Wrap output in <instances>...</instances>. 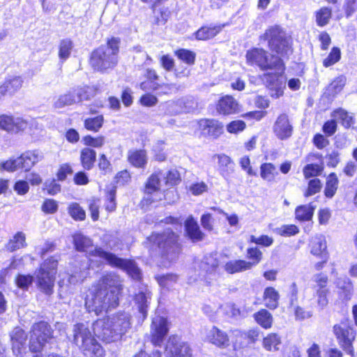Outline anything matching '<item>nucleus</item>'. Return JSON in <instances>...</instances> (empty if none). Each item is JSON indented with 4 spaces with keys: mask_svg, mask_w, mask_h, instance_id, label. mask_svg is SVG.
<instances>
[{
    "mask_svg": "<svg viewBox=\"0 0 357 357\" xmlns=\"http://www.w3.org/2000/svg\"><path fill=\"white\" fill-rule=\"evenodd\" d=\"M245 58L247 63L251 66H257L262 71L274 70V73H264L261 79L269 89L270 96L272 98L281 97L286 88L282 60L279 56L258 47L248 50Z\"/></svg>",
    "mask_w": 357,
    "mask_h": 357,
    "instance_id": "obj_1",
    "label": "nucleus"
},
{
    "mask_svg": "<svg viewBox=\"0 0 357 357\" xmlns=\"http://www.w3.org/2000/svg\"><path fill=\"white\" fill-rule=\"evenodd\" d=\"M123 288V282L119 275L113 273L104 275L86 295V309L98 315L102 312L116 307Z\"/></svg>",
    "mask_w": 357,
    "mask_h": 357,
    "instance_id": "obj_2",
    "label": "nucleus"
},
{
    "mask_svg": "<svg viewBox=\"0 0 357 357\" xmlns=\"http://www.w3.org/2000/svg\"><path fill=\"white\" fill-rule=\"evenodd\" d=\"M130 319L125 313H118L112 317L98 320L93 324V332L106 342L119 340L130 327Z\"/></svg>",
    "mask_w": 357,
    "mask_h": 357,
    "instance_id": "obj_3",
    "label": "nucleus"
},
{
    "mask_svg": "<svg viewBox=\"0 0 357 357\" xmlns=\"http://www.w3.org/2000/svg\"><path fill=\"white\" fill-rule=\"evenodd\" d=\"M119 43V38H112L107 40L106 45H101L94 50L91 56V66L101 72L114 68L118 62Z\"/></svg>",
    "mask_w": 357,
    "mask_h": 357,
    "instance_id": "obj_4",
    "label": "nucleus"
},
{
    "mask_svg": "<svg viewBox=\"0 0 357 357\" xmlns=\"http://www.w3.org/2000/svg\"><path fill=\"white\" fill-rule=\"evenodd\" d=\"M72 341L85 356L102 357L104 354L101 345L89 327L84 324L73 326Z\"/></svg>",
    "mask_w": 357,
    "mask_h": 357,
    "instance_id": "obj_5",
    "label": "nucleus"
},
{
    "mask_svg": "<svg viewBox=\"0 0 357 357\" xmlns=\"http://www.w3.org/2000/svg\"><path fill=\"white\" fill-rule=\"evenodd\" d=\"M57 266V259L50 257L44 261L35 272L37 287L47 295H51L53 293Z\"/></svg>",
    "mask_w": 357,
    "mask_h": 357,
    "instance_id": "obj_6",
    "label": "nucleus"
},
{
    "mask_svg": "<svg viewBox=\"0 0 357 357\" xmlns=\"http://www.w3.org/2000/svg\"><path fill=\"white\" fill-rule=\"evenodd\" d=\"M147 239L157 244L163 256L170 261L175 260L181 252L178 236L169 229L162 234H153Z\"/></svg>",
    "mask_w": 357,
    "mask_h": 357,
    "instance_id": "obj_7",
    "label": "nucleus"
},
{
    "mask_svg": "<svg viewBox=\"0 0 357 357\" xmlns=\"http://www.w3.org/2000/svg\"><path fill=\"white\" fill-rule=\"evenodd\" d=\"M261 38L268 40L270 49L281 56L288 55L291 52L285 33L278 25L268 28Z\"/></svg>",
    "mask_w": 357,
    "mask_h": 357,
    "instance_id": "obj_8",
    "label": "nucleus"
},
{
    "mask_svg": "<svg viewBox=\"0 0 357 357\" xmlns=\"http://www.w3.org/2000/svg\"><path fill=\"white\" fill-rule=\"evenodd\" d=\"M52 338V331L45 321H40L33 325L30 337L29 348L32 352L42 351L45 344Z\"/></svg>",
    "mask_w": 357,
    "mask_h": 357,
    "instance_id": "obj_9",
    "label": "nucleus"
},
{
    "mask_svg": "<svg viewBox=\"0 0 357 357\" xmlns=\"http://www.w3.org/2000/svg\"><path fill=\"white\" fill-rule=\"evenodd\" d=\"M98 252L102 259L105 260L109 265L126 270L128 273L135 280L140 278V270L135 262L123 259L107 251L99 250Z\"/></svg>",
    "mask_w": 357,
    "mask_h": 357,
    "instance_id": "obj_10",
    "label": "nucleus"
},
{
    "mask_svg": "<svg viewBox=\"0 0 357 357\" xmlns=\"http://www.w3.org/2000/svg\"><path fill=\"white\" fill-rule=\"evenodd\" d=\"M333 333L341 347L348 354H353L352 342L355 340L356 333L353 327L344 322L335 324Z\"/></svg>",
    "mask_w": 357,
    "mask_h": 357,
    "instance_id": "obj_11",
    "label": "nucleus"
},
{
    "mask_svg": "<svg viewBox=\"0 0 357 357\" xmlns=\"http://www.w3.org/2000/svg\"><path fill=\"white\" fill-rule=\"evenodd\" d=\"M29 123L20 116L11 114H0V130L8 133L17 134L26 129Z\"/></svg>",
    "mask_w": 357,
    "mask_h": 357,
    "instance_id": "obj_12",
    "label": "nucleus"
},
{
    "mask_svg": "<svg viewBox=\"0 0 357 357\" xmlns=\"http://www.w3.org/2000/svg\"><path fill=\"white\" fill-rule=\"evenodd\" d=\"M165 354L166 357H192L189 344L176 335L169 337L165 347Z\"/></svg>",
    "mask_w": 357,
    "mask_h": 357,
    "instance_id": "obj_13",
    "label": "nucleus"
},
{
    "mask_svg": "<svg viewBox=\"0 0 357 357\" xmlns=\"http://www.w3.org/2000/svg\"><path fill=\"white\" fill-rule=\"evenodd\" d=\"M169 331L168 322L164 317L155 316L151 326V342L160 347Z\"/></svg>",
    "mask_w": 357,
    "mask_h": 357,
    "instance_id": "obj_14",
    "label": "nucleus"
},
{
    "mask_svg": "<svg viewBox=\"0 0 357 357\" xmlns=\"http://www.w3.org/2000/svg\"><path fill=\"white\" fill-rule=\"evenodd\" d=\"M73 244L76 250L86 252L89 256L101 257L98 255L99 250L105 251L101 248H94L92 240L82 233H76L73 236Z\"/></svg>",
    "mask_w": 357,
    "mask_h": 357,
    "instance_id": "obj_15",
    "label": "nucleus"
},
{
    "mask_svg": "<svg viewBox=\"0 0 357 357\" xmlns=\"http://www.w3.org/2000/svg\"><path fill=\"white\" fill-rule=\"evenodd\" d=\"M292 130L288 116L285 114L279 115L273 126V131L278 138L285 139L290 137Z\"/></svg>",
    "mask_w": 357,
    "mask_h": 357,
    "instance_id": "obj_16",
    "label": "nucleus"
},
{
    "mask_svg": "<svg viewBox=\"0 0 357 357\" xmlns=\"http://www.w3.org/2000/svg\"><path fill=\"white\" fill-rule=\"evenodd\" d=\"M23 84V79L20 76L9 75L0 85V99L7 94L13 95L20 90Z\"/></svg>",
    "mask_w": 357,
    "mask_h": 357,
    "instance_id": "obj_17",
    "label": "nucleus"
},
{
    "mask_svg": "<svg viewBox=\"0 0 357 357\" xmlns=\"http://www.w3.org/2000/svg\"><path fill=\"white\" fill-rule=\"evenodd\" d=\"M206 340L211 344L225 348L229 344V339L226 332L216 326H213L206 334Z\"/></svg>",
    "mask_w": 357,
    "mask_h": 357,
    "instance_id": "obj_18",
    "label": "nucleus"
},
{
    "mask_svg": "<svg viewBox=\"0 0 357 357\" xmlns=\"http://www.w3.org/2000/svg\"><path fill=\"white\" fill-rule=\"evenodd\" d=\"M238 102L231 96H225L218 101L217 111L220 114L230 115L239 112Z\"/></svg>",
    "mask_w": 357,
    "mask_h": 357,
    "instance_id": "obj_19",
    "label": "nucleus"
},
{
    "mask_svg": "<svg viewBox=\"0 0 357 357\" xmlns=\"http://www.w3.org/2000/svg\"><path fill=\"white\" fill-rule=\"evenodd\" d=\"M13 344V351L16 357H22V353L25 350L24 344L26 340V335L24 331L20 328H15L10 335Z\"/></svg>",
    "mask_w": 357,
    "mask_h": 357,
    "instance_id": "obj_20",
    "label": "nucleus"
},
{
    "mask_svg": "<svg viewBox=\"0 0 357 357\" xmlns=\"http://www.w3.org/2000/svg\"><path fill=\"white\" fill-rule=\"evenodd\" d=\"M22 169L25 171L29 170L35 164L43 158V155L38 151H29L20 157Z\"/></svg>",
    "mask_w": 357,
    "mask_h": 357,
    "instance_id": "obj_21",
    "label": "nucleus"
},
{
    "mask_svg": "<svg viewBox=\"0 0 357 357\" xmlns=\"http://www.w3.org/2000/svg\"><path fill=\"white\" fill-rule=\"evenodd\" d=\"M185 229L188 236L193 241H202L204 238V234L200 230L197 221L190 216L185 222Z\"/></svg>",
    "mask_w": 357,
    "mask_h": 357,
    "instance_id": "obj_22",
    "label": "nucleus"
},
{
    "mask_svg": "<svg viewBox=\"0 0 357 357\" xmlns=\"http://www.w3.org/2000/svg\"><path fill=\"white\" fill-rule=\"evenodd\" d=\"M199 126L213 137H218L223 131L222 123L215 119H202L199 121Z\"/></svg>",
    "mask_w": 357,
    "mask_h": 357,
    "instance_id": "obj_23",
    "label": "nucleus"
},
{
    "mask_svg": "<svg viewBox=\"0 0 357 357\" xmlns=\"http://www.w3.org/2000/svg\"><path fill=\"white\" fill-rule=\"evenodd\" d=\"M26 246V234L22 231H17L5 245V249L8 252H13Z\"/></svg>",
    "mask_w": 357,
    "mask_h": 357,
    "instance_id": "obj_24",
    "label": "nucleus"
},
{
    "mask_svg": "<svg viewBox=\"0 0 357 357\" xmlns=\"http://www.w3.org/2000/svg\"><path fill=\"white\" fill-rule=\"evenodd\" d=\"M326 241L324 236H317L310 241V252L313 255L324 257L327 255Z\"/></svg>",
    "mask_w": 357,
    "mask_h": 357,
    "instance_id": "obj_25",
    "label": "nucleus"
},
{
    "mask_svg": "<svg viewBox=\"0 0 357 357\" xmlns=\"http://www.w3.org/2000/svg\"><path fill=\"white\" fill-rule=\"evenodd\" d=\"M164 174L161 170L153 173L147 180L145 187V193L151 195L160 190Z\"/></svg>",
    "mask_w": 357,
    "mask_h": 357,
    "instance_id": "obj_26",
    "label": "nucleus"
},
{
    "mask_svg": "<svg viewBox=\"0 0 357 357\" xmlns=\"http://www.w3.org/2000/svg\"><path fill=\"white\" fill-rule=\"evenodd\" d=\"M224 268L227 273L234 274L251 269V264L245 260H231L225 264Z\"/></svg>",
    "mask_w": 357,
    "mask_h": 357,
    "instance_id": "obj_27",
    "label": "nucleus"
},
{
    "mask_svg": "<svg viewBox=\"0 0 357 357\" xmlns=\"http://www.w3.org/2000/svg\"><path fill=\"white\" fill-rule=\"evenodd\" d=\"M151 299V291L146 289L144 291H140L135 296V303L137 305L139 311L142 314L144 318L146 317L147 307Z\"/></svg>",
    "mask_w": 357,
    "mask_h": 357,
    "instance_id": "obj_28",
    "label": "nucleus"
},
{
    "mask_svg": "<svg viewBox=\"0 0 357 357\" xmlns=\"http://www.w3.org/2000/svg\"><path fill=\"white\" fill-rule=\"evenodd\" d=\"M263 298L264 304L268 308L274 310L278 306L280 294L275 288L272 287H266Z\"/></svg>",
    "mask_w": 357,
    "mask_h": 357,
    "instance_id": "obj_29",
    "label": "nucleus"
},
{
    "mask_svg": "<svg viewBox=\"0 0 357 357\" xmlns=\"http://www.w3.org/2000/svg\"><path fill=\"white\" fill-rule=\"evenodd\" d=\"M96 160V152L90 148H84L80 152V161L83 168L90 170Z\"/></svg>",
    "mask_w": 357,
    "mask_h": 357,
    "instance_id": "obj_30",
    "label": "nucleus"
},
{
    "mask_svg": "<svg viewBox=\"0 0 357 357\" xmlns=\"http://www.w3.org/2000/svg\"><path fill=\"white\" fill-rule=\"evenodd\" d=\"M128 158L133 166L138 168H144L147 163V155L144 150L130 151Z\"/></svg>",
    "mask_w": 357,
    "mask_h": 357,
    "instance_id": "obj_31",
    "label": "nucleus"
},
{
    "mask_svg": "<svg viewBox=\"0 0 357 357\" xmlns=\"http://www.w3.org/2000/svg\"><path fill=\"white\" fill-rule=\"evenodd\" d=\"M255 321L264 329L271 328L273 322L272 314L266 310L262 309L254 314Z\"/></svg>",
    "mask_w": 357,
    "mask_h": 357,
    "instance_id": "obj_32",
    "label": "nucleus"
},
{
    "mask_svg": "<svg viewBox=\"0 0 357 357\" xmlns=\"http://www.w3.org/2000/svg\"><path fill=\"white\" fill-rule=\"evenodd\" d=\"M281 344V337L274 333L268 334L263 340V347L270 351H278Z\"/></svg>",
    "mask_w": 357,
    "mask_h": 357,
    "instance_id": "obj_33",
    "label": "nucleus"
},
{
    "mask_svg": "<svg viewBox=\"0 0 357 357\" xmlns=\"http://www.w3.org/2000/svg\"><path fill=\"white\" fill-rule=\"evenodd\" d=\"M278 175L276 167L271 163H263L260 166V176L261 177L268 182L273 181L276 176Z\"/></svg>",
    "mask_w": 357,
    "mask_h": 357,
    "instance_id": "obj_34",
    "label": "nucleus"
},
{
    "mask_svg": "<svg viewBox=\"0 0 357 357\" xmlns=\"http://www.w3.org/2000/svg\"><path fill=\"white\" fill-rule=\"evenodd\" d=\"M73 93L77 96L78 102L87 100L96 93V88L91 86H79L73 89Z\"/></svg>",
    "mask_w": 357,
    "mask_h": 357,
    "instance_id": "obj_35",
    "label": "nucleus"
},
{
    "mask_svg": "<svg viewBox=\"0 0 357 357\" xmlns=\"http://www.w3.org/2000/svg\"><path fill=\"white\" fill-rule=\"evenodd\" d=\"M73 48V43L70 39L66 38L60 41L58 55L62 63L70 57Z\"/></svg>",
    "mask_w": 357,
    "mask_h": 357,
    "instance_id": "obj_36",
    "label": "nucleus"
},
{
    "mask_svg": "<svg viewBox=\"0 0 357 357\" xmlns=\"http://www.w3.org/2000/svg\"><path fill=\"white\" fill-rule=\"evenodd\" d=\"M183 100H169L160 105V108L166 114L175 115L181 112Z\"/></svg>",
    "mask_w": 357,
    "mask_h": 357,
    "instance_id": "obj_37",
    "label": "nucleus"
},
{
    "mask_svg": "<svg viewBox=\"0 0 357 357\" xmlns=\"http://www.w3.org/2000/svg\"><path fill=\"white\" fill-rule=\"evenodd\" d=\"M221 30L220 26L213 27L204 26L195 32V37L197 40H206L215 36Z\"/></svg>",
    "mask_w": 357,
    "mask_h": 357,
    "instance_id": "obj_38",
    "label": "nucleus"
},
{
    "mask_svg": "<svg viewBox=\"0 0 357 357\" xmlns=\"http://www.w3.org/2000/svg\"><path fill=\"white\" fill-rule=\"evenodd\" d=\"M78 102L77 96L73 93V89L67 93L61 95L54 102L56 108H62L65 106L73 105Z\"/></svg>",
    "mask_w": 357,
    "mask_h": 357,
    "instance_id": "obj_39",
    "label": "nucleus"
},
{
    "mask_svg": "<svg viewBox=\"0 0 357 357\" xmlns=\"http://www.w3.org/2000/svg\"><path fill=\"white\" fill-rule=\"evenodd\" d=\"M346 82L347 79L343 75L335 78L328 86L326 92L329 96H335L342 90Z\"/></svg>",
    "mask_w": 357,
    "mask_h": 357,
    "instance_id": "obj_40",
    "label": "nucleus"
},
{
    "mask_svg": "<svg viewBox=\"0 0 357 357\" xmlns=\"http://www.w3.org/2000/svg\"><path fill=\"white\" fill-rule=\"evenodd\" d=\"M338 179L335 174L331 173L326 179L324 195L328 198H332L337 189Z\"/></svg>",
    "mask_w": 357,
    "mask_h": 357,
    "instance_id": "obj_41",
    "label": "nucleus"
},
{
    "mask_svg": "<svg viewBox=\"0 0 357 357\" xmlns=\"http://www.w3.org/2000/svg\"><path fill=\"white\" fill-rule=\"evenodd\" d=\"M222 310L226 315L234 319L245 317L248 314V311L240 310L234 303H226L222 306Z\"/></svg>",
    "mask_w": 357,
    "mask_h": 357,
    "instance_id": "obj_42",
    "label": "nucleus"
},
{
    "mask_svg": "<svg viewBox=\"0 0 357 357\" xmlns=\"http://www.w3.org/2000/svg\"><path fill=\"white\" fill-rule=\"evenodd\" d=\"M314 208L311 205H302L296 208V218L300 221L310 220L313 215Z\"/></svg>",
    "mask_w": 357,
    "mask_h": 357,
    "instance_id": "obj_43",
    "label": "nucleus"
},
{
    "mask_svg": "<svg viewBox=\"0 0 357 357\" xmlns=\"http://www.w3.org/2000/svg\"><path fill=\"white\" fill-rule=\"evenodd\" d=\"M159 285L164 289H169L174 286L178 281V275L169 273L166 275H157L155 277Z\"/></svg>",
    "mask_w": 357,
    "mask_h": 357,
    "instance_id": "obj_44",
    "label": "nucleus"
},
{
    "mask_svg": "<svg viewBox=\"0 0 357 357\" xmlns=\"http://www.w3.org/2000/svg\"><path fill=\"white\" fill-rule=\"evenodd\" d=\"M214 157H217L218 159V168L223 176H227L229 174L230 170L231 169L232 161L231 158L225 155L220 154L216 155Z\"/></svg>",
    "mask_w": 357,
    "mask_h": 357,
    "instance_id": "obj_45",
    "label": "nucleus"
},
{
    "mask_svg": "<svg viewBox=\"0 0 357 357\" xmlns=\"http://www.w3.org/2000/svg\"><path fill=\"white\" fill-rule=\"evenodd\" d=\"M333 116L337 120L340 121L342 125L345 128H350L354 123V119L353 116L349 114L347 111L342 109L335 110L333 112Z\"/></svg>",
    "mask_w": 357,
    "mask_h": 357,
    "instance_id": "obj_46",
    "label": "nucleus"
},
{
    "mask_svg": "<svg viewBox=\"0 0 357 357\" xmlns=\"http://www.w3.org/2000/svg\"><path fill=\"white\" fill-rule=\"evenodd\" d=\"M68 211L75 220L82 221L86 218L85 211L77 203L70 204L68 208Z\"/></svg>",
    "mask_w": 357,
    "mask_h": 357,
    "instance_id": "obj_47",
    "label": "nucleus"
},
{
    "mask_svg": "<svg viewBox=\"0 0 357 357\" xmlns=\"http://www.w3.org/2000/svg\"><path fill=\"white\" fill-rule=\"evenodd\" d=\"M175 55L188 65H193L195 61L196 54L186 49H180L175 52Z\"/></svg>",
    "mask_w": 357,
    "mask_h": 357,
    "instance_id": "obj_48",
    "label": "nucleus"
},
{
    "mask_svg": "<svg viewBox=\"0 0 357 357\" xmlns=\"http://www.w3.org/2000/svg\"><path fill=\"white\" fill-rule=\"evenodd\" d=\"M104 118L102 115L94 118H89L84 121V127L88 130L98 132L102 126Z\"/></svg>",
    "mask_w": 357,
    "mask_h": 357,
    "instance_id": "obj_49",
    "label": "nucleus"
},
{
    "mask_svg": "<svg viewBox=\"0 0 357 357\" xmlns=\"http://www.w3.org/2000/svg\"><path fill=\"white\" fill-rule=\"evenodd\" d=\"M312 280L315 283V284L312 286V288L315 291L316 290L328 289L326 287L328 282V278L326 274H324L322 273L314 274L312 278Z\"/></svg>",
    "mask_w": 357,
    "mask_h": 357,
    "instance_id": "obj_50",
    "label": "nucleus"
},
{
    "mask_svg": "<svg viewBox=\"0 0 357 357\" xmlns=\"http://www.w3.org/2000/svg\"><path fill=\"white\" fill-rule=\"evenodd\" d=\"M331 17V9L327 7L321 8L316 13V22L320 26H325Z\"/></svg>",
    "mask_w": 357,
    "mask_h": 357,
    "instance_id": "obj_51",
    "label": "nucleus"
},
{
    "mask_svg": "<svg viewBox=\"0 0 357 357\" xmlns=\"http://www.w3.org/2000/svg\"><path fill=\"white\" fill-rule=\"evenodd\" d=\"M324 167L321 164H309L304 167L303 173L305 178H309L320 175Z\"/></svg>",
    "mask_w": 357,
    "mask_h": 357,
    "instance_id": "obj_52",
    "label": "nucleus"
},
{
    "mask_svg": "<svg viewBox=\"0 0 357 357\" xmlns=\"http://www.w3.org/2000/svg\"><path fill=\"white\" fill-rule=\"evenodd\" d=\"M116 198V188L112 186L107 190L105 209L109 212L114 211L116 207L115 202Z\"/></svg>",
    "mask_w": 357,
    "mask_h": 357,
    "instance_id": "obj_53",
    "label": "nucleus"
},
{
    "mask_svg": "<svg viewBox=\"0 0 357 357\" xmlns=\"http://www.w3.org/2000/svg\"><path fill=\"white\" fill-rule=\"evenodd\" d=\"M322 183L319 178H313L308 182L307 188L304 192V196L308 197L320 192Z\"/></svg>",
    "mask_w": 357,
    "mask_h": 357,
    "instance_id": "obj_54",
    "label": "nucleus"
},
{
    "mask_svg": "<svg viewBox=\"0 0 357 357\" xmlns=\"http://www.w3.org/2000/svg\"><path fill=\"white\" fill-rule=\"evenodd\" d=\"M1 169L7 172H15L18 169H22L20 158H10L6 162L0 164Z\"/></svg>",
    "mask_w": 357,
    "mask_h": 357,
    "instance_id": "obj_55",
    "label": "nucleus"
},
{
    "mask_svg": "<svg viewBox=\"0 0 357 357\" xmlns=\"http://www.w3.org/2000/svg\"><path fill=\"white\" fill-rule=\"evenodd\" d=\"M340 50L337 47H333L329 55L323 61V65L328 68L336 63L340 59Z\"/></svg>",
    "mask_w": 357,
    "mask_h": 357,
    "instance_id": "obj_56",
    "label": "nucleus"
},
{
    "mask_svg": "<svg viewBox=\"0 0 357 357\" xmlns=\"http://www.w3.org/2000/svg\"><path fill=\"white\" fill-rule=\"evenodd\" d=\"M247 257L252 260V261H248L251 264L252 268L261 260L262 252L257 248H250L247 250Z\"/></svg>",
    "mask_w": 357,
    "mask_h": 357,
    "instance_id": "obj_57",
    "label": "nucleus"
},
{
    "mask_svg": "<svg viewBox=\"0 0 357 357\" xmlns=\"http://www.w3.org/2000/svg\"><path fill=\"white\" fill-rule=\"evenodd\" d=\"M329 289L326 290H316L315 295L317 296V306L320 310L324 309L328 304V295Z\"/></svg>",
    "mask_w": 357,
    "mask_h": 357,
    "instance_id": "obj_58",
    "label": "nucleus"
},
{
    "mask_svg": "<svg viewBox=\"0 0 357 357\" xmlns=\"http://www.w3.org/2000/svg\"><path fill=\"white\" fill-rule=\"evenodd\" d=\"M58 202L52 199H46L41 206V210L46 214H54L58 210Z\"/></svg>",
    "mask_w": 357,
    "mask_h": 357,
    "instance_id": "obj_59",
    "label": "nucleus"
},
{
    "mask_svg": "<svg viewBox=\"0 0 357 357\" xmlns=\"http://www.w3.org/2000/svg\"><path fill=\"white\" fill-rule=\"evenodd\" d=\"M246 124L243 121L235 120L227 125V131L231 134H237L245 130Z\"/></svg>",
    "mask_w": 357,
    "mask_h": 357,
    "instance_id": "obj_60",
    "label": "nucleus"
},
{
    "mask_svg": "<svg viewBox=\"0 0 357 357\" xmlns=\"http://www.w3.org/2000/svg\"><path fill=\"white\" fill-rule=\"evenodd\" d=\"M18 287L27 289L33 282V276L31 275L19 274L15 279Z\"/></svg>",
    "mask_w": 357,
    "mask_h": 357,
    "instance_id": "obj_61",
    "label": "nucleus"
},
{
    "mask_svg": "<svg viewBox=\"0 0 357 357\" xmlns=\"http://www.w3.org/2000/svg\"><path fill=\"white\" fill-rule=\"evenodd\" d=\"M162 179L165 181V184L168 185H176L181 180L180 174L176 169L169 170L167 175L162 177Z\"/></svg>",
    "mask_w": 357,
    "mask_h": 357,
    "instance_id": "obj_62",
    "label": "nucleus"
},
{
    "mask_svg": "<svg viewBox=\"0 0 357 357\" xmlns=\"http://www.w3.org/2000/svg\"><path fill=\"white\" fill-rule=\"evenodd\" d=\"M299 231L297 226L294 225H285L278 229V233L284 236H291L296 235Z\"/></svg>",
    "mask_w": 357,
    "mask_h": 357,
    "instance_id": "obj_63",
    "label": "nucleus"
},
{
    "mask_svg": "<svg viewBox=\"0 0 357 357\" xmlns=\"http://www.w3.org/2000/svg\"><path fill=\"white\" fill-rule=\"evenodd\" d=\"M250 242L255 243L257 245H260L265 247L271 246L273 243V239L267 235H262L259 237H256L254 235H251L250 237Z\"/></svg>",
    "mask_w": 357,
    "mask_h": 357,
    "instance_id": "obj_64",
    "label": "nucleus"
}]
</instances>
